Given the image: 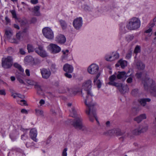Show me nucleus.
Here are the masks:
<instances>
[{
  "label": "nucleus",
  "mask_w": 156,
  "mask_h": 156,
  "mask_svg": "<svg viewBox=\"0 0 156 156\" xmlns=\"http://www.w3.org/2000/svg\"><path fill=\"white\" fill-rule=\"evenodd\" d=\"M61 25L63 29H65L67 27V24L66 22L63 20H61L60 21Z\"/></svg>",
  "instance_id": "obj_32"
},
{
  "label": "nucleus",
  "mask_w": 156,
  "mask_h": 156,
  "mask_svg": "<svg viewBox=\"0 0 156 156\" xmlns=\"http://www.w3.org/2000/svg\"><path fill=\"white\" fill-rule=\"evenodd\" d=\"M132 55V54L130 53H128L127 54L126 57V58L127 59H129L130 58Z\"/></svg>",
  "instance_id": "obj_50"
},
{
  "label": "nucleus",
  "mask_w": 156,
  "mask_h": 156,
  "mask_svg": "<svg viewBox=\"0 0 156 156\" xmlns=\"http://www.w3.org/2000/svg\"><path fill=\"white\" fill-rule=\"evenodd\" d=\"M27 49L29 52H32L34 51V49L32 46L30 44L27 45Z\"/></svg>",
  "instance_id": "obj_31"
},
{
  "label": "nucleus",
  "mask_w": 156,
  "mask_h": 156,
  "mask_svg": "<svg viewBox=\"0 0 156 156\" xmlns=\"http://www.w3.org/2000/svg\"><path fill=\"white\" fill-rule=\"evenodd\" d=\"M35 88L38 91H41L42 90V89L41 88L40 86L39 85L38 83H37L35 86Z\"/></svg>",
  "instance_id": "obj_39"
},
{
  "label": "nucleus",
  "mask_w": 156,
  "mask_h": 156,
  "mask_svg": "<svg viewBox=\"0 0 156 156\" xmlns=\"http://www.w3.org/2000/svg\"><path fill=\"white\" fill-rule=\"evenodd\" d=\"M5 20L7 23H9L10 22V19L7 16L5 17Z\"/></svg>",
  "instance_id": "obj_56"
},
{
  "label": "nucleus",
  "mask_w": 156,
  "mask_h": 156,
  "mask_svg": "<svg viewBox=\"0 0 156 156\" xmlns=\"http://www.w3.org/2000/svg\"><path fill=\"white\" fill-rule=\"evenodd\" d=\"M24 60L25 62L29 63L33 61L34 59L31 56H27L25 58Z\"/></svg>",
  "instance_id": "obj_28"
},
{
  "label": "nucleus",
  "mask_w": 156,
  "mask_h": 156,
  "mask_svg": "<svg viewBox=\"0 0 156 156\" xmlns=\"http://www.w3.org/2000/svg\"><path fill=\"white\" fill-rule=\"evenodd\" d=\"M22 33L20 32H19V33H18L16 34V37L17 38L19 39L20 40L21 37H22Z\"/></svg>",
  "instance_id": "obj_41"
},
{
  "label": "nucleus",
  "mask_w": 156,
  "mask_h": 156,
  "mask_svg": "<svg viewBox=\"0 0 156 156\" xmlns=\"http://www.w3.org/2000/svg\"><path fill=\"white\" fill-rule=\"evenodd\" d=\"M125 72H119L116 75L117 78L118 79H122L123 81H124L126 79V76H125Z\"/></svg>",
  "instance_id": "obj_22"
},
{
  "label": "nucleus",
  "mask_w": 156,
  "mask_h": 156,
  "mask_svg": "<svg viewBox=\"0 0 156 156\" xmlns=\"http://www.w3.org/2000/svg\"><path fill=\"white\" fill-rule=\"evenodd\" d=\"M27 136H25V134H24L22 135L21 136V138L22 140H26V139L27 138Z\"/></svg>",
  "instance_id": "obj_54"
},
{
  "label": "nucleus",
  "mask_w": 156,
  "mask_h": 156,
  "mask_svg": "<svg viewBox=\"0 0 156 156\" xmlns=\"http://www.w3.org/2000/svg\"><path fill=\"white\" fill-rule=\"evenodd\" d=\"M141 25L140 20L138 18L134 17L130 19L126 26L128 30H133L139 28Z\"/></svg>",
  "instance_id": "obj_4"
},
{
  "label": "nucleus",
  "mask_w": 156,
  "mask_h": 156,
  "mask_svg": "<svg viewBox=\"0 0 156 156\" xmlns=\"http://www.w3.org/2000/svg\"><path fill=\"white\" fill-rule=\"evenodd\" d=\"M14 27L15 28H16L17 29H20V27L18 26V25L16 24H14Z\"/></svg>",
  "instance_id": "obj_63"
},
{
  "label": "nucleus",
  "mask_w": 156,
  "mask_h": 156,
  "mask_svg": "<svg viewBox=\"0 0 156 156\" xmlns=\"http://www.w3.org/2000/svg\"><path fill=\"white\" fill-rule=\"evenodd\" d=\"M30 2L33 4H36L38 2V0H31Z\"/></svg>",
  "instance_id": "obj_52"
},
{
  "label": "nucleus",
  "mask_w": 156,
  "mask_h": 156,
  "mask_svg": "<svg viewBox=\"0 0 156 156\" xmlns=\"http://www.w3.org/2000/svg\"><path fill=\"white\" fill-rule=\"evenodd\" d=\"M21 112L23 113H25L26 114L27 113V111L25 109H23L21 110Z\"/></svg>",
  "instance_id": "obj_60"
},
{
  "label": "nucleus",
  "mask_w": 156,
  "mask_h": 156,
  "mask_svg": "<svg viewBox=\"0 0 156 156\" xmlns=\"http://www.w3.org/2000/svg\"><path fill=\"white\" fill-rule=\"evenodd\" d=\"M119 63L120 64L121 67L123 68L127 65V62L126 61H123L120 60L119 61Z\"/></svg>",
  "instance_id": "obj_29"
},
{
  "label": "nucleus",
  "mask_w": 156,
  "mask_h": 156,
  "mask_svg": "<svg viewBox=\"0 0 156 156\" xmlns=\"http://www.w3.org/2000/svg\"><path fill=\"white\" fill-rule=\"evenodd\" d=\"M13 64V59L12 57L8 56L2 60V66L5 69H9Z\"/></svg>",
  "instance_id": "obj_6"
},
{
  "label": "nucleus",
  "mask_w": 156,
  "mask_h": 156,
  "mask_svg": "<svg viewBox=\"0 0 156 156\" xmlns=\"http://www.w3.org/2000/svg\"><path fill=\"white\" fill-rule=\"evenodd\" d=\"M131 133L133 134L134 135H138L140 134L139 126L136 128L133 129L131 130Z\"/></svg>",
  "instance_id": "obj_26"
},
{
  "label": "nucleus",
  "mask_w": 156,
  "mask_h": 156,
  "mask_svg": "<svg viewBox=\"0 0 156 156\" xmlns=\"http://www.w3.org/2000/svg\"><path fill=\"white\" fill-rule=\"evenodd\" d=\"M12 14V17L15 19H17L16 14L15 10H12L10 11Z\"/></svg>",
  "instance_id": "obj_36"
},
{
  "label": "nucleus",
  "mask_w": 156,
  "mask_h": 156,
  "mask_svg": "<svg viewBox=\"0 0 156 156\" xmlns=\"http://www.w3.org/2000/svg\"><path fill=\"white\" fill-rule=\"evenodd\" d=\"M69 73L66 72L65 73L64 75L66 77L69 78H71L72 77V76L71 74H69Z\"/></svg>",
  "instance_id": "obj_46"
},
{
  "label": "nucleus",
  "mask_w": 156,
  "mask_h": 156,
  "mask_svg": "<svg viewBox=\"0 0 156 156\" xmlns=\"http://www.w3.org/2000/svg\"><path fill=\"white\" fill-rule=\"evenodd\" d=\"M63 69L65 71L70 73H72L73 71V66L68 64H66L64 65Z\"/></svg>",
  "instance_id": "obj_19"
},
{
  "label": "nucleus",
  "mask_w": 156,
  "mask_h": 156,
  "mask_svg": "<svg viewBox=\"0 0 156 156\" xmlns=\"http://www.w3.org/2000/svg\"><path fill=\"white\" fill-rule=\"evenodd\" d=\"M42 33L44 37L48 39H52L54 37L53 32L49 27L44 28L42 30Z\"/></svg>",
  "instance_id": "obj_7"
},
{
  "label": "nucleus",
  "mask_w": 156,
  "mask_h": 156,
  "mask_svg": "<svg viewBox=\"0 0 156 156\" xmlns=\"http://www.w3.org/2000/svg\"><path fill=\"white\" fill-rule=\"evenodd\" d=\"M142 75L141 72L137 73L136 74V76L138 78H140L141 77Z\"/></svg>",
  "instance_id": "obj_45"
},
{
  "label": "nucleus",
  "mask_w": 156,
  "mask_h": 156,
  "mask_svg": "<svg viewBox=\"0 0 156 156\" xmlns=\"http://www.w3.org/2000/svg\"><path fill=\"white\" fill-rule=\"evenodd\" d=\"M96 84L97 86V87L98 88H100L101 87V83L99 80H97L96 81Z\"/></svg>",
  "instance_id": "obj_38"
},
{
  "label": "nucleus",
  "mask_w": 156,
  "mask_h": 156,
  "mask_svg": "<svg viewBox=\"0 0 156 156\" xmlns=\"http://www.w3.org/2000/svg\"><path fill=\"white\" fill-rule=\"evenodd\" d=\"M47 48L53 53H57L61 50L60 48L56 44H50Z\"/></svg>",
  "instance_id": "obj_8"
},
{
  "label": "nucleus",
  "mask_w": 156,
  "mask_h": 156,
  "mask_svg": "<svg viewBox=\"0 0 156 156\" xmlns=\"http://www.w3.org/2000/svg\"><path fill=\"white\" fill-rule=\"evenodd\" d=\"M100 73H98L97 76H96V78H95V79L94 80V83H95L96 82V81H97V80H97V79L100 76Z\"/></svg>",
  "instance_id": "obj_59"
},
{
  "label": "nucleus",
  "mask_w": 156,
  "mask_h": 156,
  "mask_svg": "<svg viewBox=\"0 0 156 156\" xmlns=\"http://www.w3.org/2000/svg\"><path fill=\"white\" fill-rule=\"evenodd\" d=\"M140 47L139 46L137 45L135 48L134 52L136 54H137L139 53L140 52Z\"/></svg>",
  "instance_id": "obj_35"
},
{
  "label": "nucleus",
  "mask_w": 156,
  "mask_h": 156,
  "mask_svg": "<svg viewBox=\"0 0 156 156\" xmlns=\"http://www.w3.org/2000/svg\"><path fill=\"white\" fill-rule=\"evenodd\" d=\"M6 94L5 90H0V95H5Z\"/></svg>",
  "instance_id": "obj_47"
},
{
  "label": "nucleus",
  "mask_w": 156,
  "mask_h": 156,
  "mask_svg": "<svg viewBox=\"0 0 156 156\" xmlns=\"http://www.w3.org/2000/svg\"><path fill=\"white\" fill-rule=\"evenodd\" d=\"M20 102L22 103H20L21 105H27V102L25 100H21Z\"/></svg>",
  "instance_id": "obj_40"
},
{
  "label": "nucleus",
  "mask_w": 156,
  "mask_h": 156,
  "mask_svg": "<svg viewBox=\"0 0 156 156\" xmlns=\"http://www.w3.org/2000/svg\"><path fill=\"white\" fill-rule=\"evenodd\" d=\"M67 148H65V149H64L62 153V156H67Z\"/></svg>",
  "instance_id": "obj_42"
},
{
  "label": "nucleus",
  "mask_w": 156,
  "mask_h": 156,
  "mask_svg": "<svg viewBox=\"0 0 156 156\" xmlns=\"http://www.w3.org/2000/svg\"><path fill=\"white\" fill-rule=\"evenodd\" d=\"M37 135V131L35 129L33 128L30 130V136L31 138L35 142H37V139L36 137Z\"/></svg>",
  "instance_id": "obj_15"
},
{
  "label": "nucleus",
  "mask_w": 156,
  "mask_h": 156,
  "mask_svg": "<svg viewBox=\"0 0 156 156\" xmlns=\"http://www.w3.org/2000/svg\"><path fill=\"white\" fill-rule=\"evenodd\" d=\"M12 96L14 98H15L17 97V95H16V93H14L12 92Z\"/></svg>",
  "instance_id": "obj_57"
},
{
  "label": "nucleus",
  "mask_w": 156,
  "mask_h": 156,
  "mask_svg": "<svg viewBox=\"0 0 156 156\" xmlns=\"http://www.w3.org/2000/svg\"><path fill=\"white\" fill-rule=\"evenodd\" d=\"M26 82L28 84H30V85H34V86L37 83L33 80H27Z\"/></svg>",
  "instance_id": "obj_34"
},
{
  "label": "nucleus",
  "mask_w": 156,
  "mask_h": 156,
  "mask_svg": "<svg viewBox=\"0 0 156 156\" xmlns=\"http://www.w3.org/2000/svg\"><path fill=\"white\" fill-rule=\"evenodd\" d=\"M133 81V79L132 78L130 77H129L127 79V80L126 82L128 83H131Z\"/></svg>",
  "instance_id": "obj_48"
},
{
  "label": "nucleus",
  "mask_w": 156,
  "mask_h": 156,
  "mask_svg": "<svg viewBox=\"0 0 156 156\" xmlns=\"http://www.w3.org/2000/svg\"><path fill=\"white\" fill-rule=\"evenodd\" d=\"M56 41L58 43L62 44L66 41V38L65 36L62 34L58 35L56 38Z\"/></svg>",
  "instance_id": "obj_16"
},
{
  "label": "nucleus",
  "mask_w": 156,
  "mask_h": 156,
  "mask_svg": "<svg viewBox=\"0 0 156 156\" xmlns=\"http://www.w3.org/2000/svg\"><path fill=\"white\" fill-rule=\"evenodd\" d=\"M20 52L21 54L22 55H24L26 53L24 50L22 48L20 49Z\"/></svg>",
  "instance_id": "obj_49"
},
{
  "label": "nucleus",
  "mask_w": 156,
  "mask_h": 156,
  "mask_svg": "<svg viewBox=\"0 0 156 156\" xmlns=\"http://www.w3.org/2000/svg\"><path fill=\"white\" fill-rule=\"evenodd\" d=\"M137 68L139 70H143L145 67V65L140 61H138L136 63Z\"/></svg>",
  "instance_id": "obj_24"
},
{
  "label": "nucleus",
  "mask_w": 156,
  "mask_h": 156,
  "mask_svg": "<svg viewBox=\"0 0 156 156\" xmlns=\"http://www.w3.org/2000/svg\"><path fill=\"white\" fill-rule=\"evenodd\" d=\"M39 103L41 105H42L44 104L45 101L43 99H41Z\"/></svg>",
  "instance_id": "obj_62"
},
{
  "label": "nucleus",
  "mask_w": 156,
  "mask_h": 156,
  "mask_svg": "<svg viewBox=\"0 0 156 156\" xmlns=\"http://www.w3.org/2000/svg\"><path fill=\"white\" fill-rule=\"evenodd\" d=\"M13 66L20 71V72H16V78L17 80L20 83L25 84V83L23 80L24 77L25 76L23 69L20 65L16 63H14Z\"/></svg>",
  "instance_id": "obj_5"
},
{
  "label": "nucleus",
  "mask_w": 156,
  "mask_h": 156,
  "mask_svg": "<svg viewBox=\"0 0 156 156\" xmlns=\"http://www.w3.org/2000/svg\"><path fill=\"white\" fill-rule=\"evenodd\" d=\"M83 9L85 11H89L90 10V7L88 5H84L83 6Z\"/></svg>",
  "instance_id": "obj_43"
},
{
  "label": "nucleus",
  "mask_w": 156,
  "mask_h": 156,
  "mask_svg": "<svg viewBox=\"0 0 156 156\" xmlns=\"http://www.w3.org/2000/svg\"><path fill=\"white\" fill-rule=\"evenodd\" d=\"M40 7L38 6H36L34 7V10L35 11L37 12L40 9Z\"/></svg>",
  "instance_id": "obj_51"
},
{
  "label": "nucleus",
  "mask_w": 156,
  "mask_h": 156,
  "mask_svg": "<svg viewBox=\"0 0 156 156\" xmlns=\"http://www.w3.org/2000/svg\"><path fill=\"white\" fill-rule=\"evenodd\" d=\"M119 55L118 53H115L113 56L107 55L105 56V59L107 61H112L119 58Z\"/></svg>",
  "instance_id": "obj_18"
},
{
  "label": "nucleus",
  "mask_w": 156,
  "mask_h": 156,
  "mask_svg": "<svg viewBox=\"0 0 156 156\" xmlns=\"http://www.w3.org/2000/svg\"><path fill=\"white\" fill-rule=\"evenodd\" d=\"M16 95H17V97L21 98V99H23L25 98V96L24 95H22L20 94L16 93Z\"/></svg>",
  "instance_id": "obj_44"
},
{
  "label": "nucleus",
  "mask_w": 156,
  "mask_h": 156,
  "mask_svg": "<svg viewBox=\"0 0 156 156\" xmlns=\"http://www.w3.org/2000/svg\"><path fill=\"white\" fill-rule=\"evenodd\" d=\"M41 73L42 77L45 79H47L50 76L51 74L50 71L49 69L44 68L41 69Z\"/></svg>",
  "instance_id": "obj_12"
},
{
  "label": "nucleus",
  "mask_w": 156,
  "mask_h": 156,
  "mask_svg": "<svg viewBox=\"0 0 156 156\" xmlns=\"http://www.w3.org/2000/svg\"><path fill=\"white\" fill-rule=\"evenodd\" d=\"M140 109L138 107H133L131 109V112L134 114L136 115L138 113Z\"/></svg>",
  "instance_id": "obj_27"
},
{
  "label": "nucleus",
  "mask_w": 156,
  "mask_h": 156,
  "mask_svg": "<svg viewBox=\"0 0 156 156\" xmlns=\"http://www.w3.org/2000/svg\"><path fill=\"white\" fill-rule=\"evenodd\" d=\"M35 52L41 56L43 57H45L47 56V53L43 49V47L39 46L37 48L35 49Z\"/></svg>",
  "instance_id": "obj_11"
},
{
  "label": "nucleus",
  "mask_w": 156,
  "mask_h": 156,
  "mask_svg": "<svg viewBox=\"0 0 156 156\" xmlns=\"http://www.w3.org/2000/svg\"><path fill=\"white\" fill-rule=\"evenodd\" d=\"M109 133L117 136H121L123 134V133L121 132L119 129H114L109 131Z\"/></svg>",
  "instance_id": "obj_20"
},
{
  "label": "nucleus",
  "mask_w": 156,
  "mask_h": 156,
  "mask_svg": "<svg viewBox=\"0 0 156 156\" xmlns=\"http://www.w3.org/2000/svg\"><path fill=\"white\" fill-rule=\"evenodd\" d=\"M144 89L150 92L151 95L156 97V84L151 79L147 77L142 81Z\"/></svg>",
  "instance_id": "obj_3"
},
{
  "label": "nucleus",
  "mask_w": 156,
  "mask_h": 156,
  "mask_svg": "<svg viewBox=\"0 0 156 156\" xmlns=\"http://www.w3.org/2000/svg\"><path fill=\"white\" fill-rule=\"evenodd\" d=\"M25 72L27 76H30V72L29 70L26 69L25 71Z\"/></svg>",
  "instance_id": "obj_58"
},
{
  "label": "nucleus",
  "mask_w": 156,
  "mask_h": 156,
  "mask_svg": "<svg viewBox=\"0 0 156 156\" xmlns=\"http://www.w3.org/2000/svg\"><path fill=\"white\" fill-rule=\"evenodd\" d=\"M151 99L149 98L141 99L138 100L140 105L143 107H145V108L149 109L150 108V106L147 105V102H149L151 101Z\"/></svg>",
  "instance_id": "obj_13"
},
{
  "label": "nucleus",
  "mask_w": 156,
  "mask_h": 156,
  "mask_svg": "<svg viewBox=\"0 0 156 156\" xmlns=\"http://www.w3.org/2000/svg\"><path fill=\"white\" fill-rule=\"evenodd\" d=\"M5 34L7 37L10 38L12 36V33L11 31L6 30L5 31Z\"/></svg>",
  "instance_id": "obj_30"
},
{
  "label": "nucleus",
  "mask_w": 156,
  "mask_h": 156,
  "mask_svg": "<svg viewBox=\"0 0 156 156\" xmlns=\"http://www.w3.org/2000/svg\"><path fill=\"white\" fill-rule=\"evenodd\" d=\"M70 111L71 113L70 116L75 119L71 123V125L76 129L81 130L85 133H87L89 129L83 124V119L80 115H77L75 108L73 107Z\"/></svg>",
  "instance_id": "obj_2"
},
{
  "label": "nucleus",
  "mask_w": 156,
  "mask_h": 156,
  "mask_svg": "<svg viewBox=\"0 0 156 156\" xmlns=\"http://www.w3.org/2000/svg\"><path fill=\"white\" fill-rule=\"evenodd\" d=\"M127 37L128 38L129 40L131 41L133 39V37L132 35H129Z\"/></svg>",
  "instance_id": "obj_61"
},
{
  "label": "nucleus",
  "mask_w": 156,
  "mask_h": 156,
  "mask_svg": "<svg viewBox=\"0 0 156 156\" xmlns=\"http://www.w3.org/2000/svg\"><path fill=\"white\" fill-rule=\"evenodd\" d=\"M36 113L38 115L43 116V112L41 110H36Z\"/></svg>",
  "instance_id": "obj_33"
},
{
  "label": "nucleus",
  "mask_w": 156,
  "mask_h": 156,
  "mask_svg": "<svg viewBox=\"0 0 156 156\" xmlns=\"http://www.w3.org/2000/svg\"><path fill=\"white\" fill-rule=\"evenodd\" d=\"M147 118L146 115L145 114H141L134 118V120L136 121L138 123L140 122L143 120L146 119Z\"/></svg>",
  "instance_id": "obj_21"
},
{
  "label": "nucleus",
  "mask_w": 156,
  "mask_h": 156,
  "mask_svg": "<svg viewBox=\"0 0 156 156\" xmlns=\"http://www.w3.org/2000/svg\"><path fill=\"white\" fill-rule=\"evenodd\" d=\"M125 76L126 77V79L129 76L131 75V74L130 73V72L129 71L127 73L125 72Z\"/></svg>",
  "instance_id": "obj_55"
},
{
  "label": "nucleus",
  "mask_w": 156,
  "mask_h": 156,
  "mask_svg": "<svg viewBox=\"0 0 156 156\" xmlns=\"http://www.w3.org/2000/svg\"><path fill=\"white\" fill-rule=\"evenodd\" d=\"M91 84V81L90 80L84 83L83 84L81 92L83 97H84V94L87 95L85 101V104L87 106L86 113L88 115L90 121L93 122L95 119L98 122L96 112V109L95 108L97 104L93 102L92 100V97L93 96V95L90 91Z\"/></svg>",
  "instance_id": "obj_1"
},
{
  "label": "nucleus",
  "mask_w": 156,
  "mask_h": 156,
  "mask_svg": "<svg viewBox=\"0 0 156 156\" xmlns=\"http://www.w3.org/2000/svg\"><path fill=\"white\" fill-rule=\"evenodd\" d=\"M131 93L133 95H136L138 93V89H135L133 90L131 92Z\"/></svg>",
  "instance_id": "obj_37"
},
{
  "label": "nucleus",
  "mask_w": 156,
  "mask_h": 156,
  "mask_svg": "<svg viewBox=\"0 0 156 156\" xmlns=\"http://www.w3.org/2000/svg\"><path fill=\"white\" fill-rule=\"evenodd\" d=\"M152 31V29L151 28H150L146 30L145 31V33H151V32Z\"/></svg>",
  "instance_id": "obj_53"
},
{
  "label": "nucleus",
  "mask_w": 156,
  "mask_h": 156,
  "mask_svg": "<svg viewBox=\"0 0 156 156\" xmlns=\"http://www.w3.org/2000/svg\"><path fill=\"white\" fill-rule=\"evenodd\" d=\"M10 79L12 81H13L15 80L16 78L14 76H12L10 77Z\"/></svg>",
  "instance_id": "obj_64"
},
{
  "label": "nucleus",
  "mask_w": 156,
  "mask_h": 156,
  "mask_svg": "<svg viewBox=\"0 0 156 156\" xmlns=\"http://www.w3.org/2000/svg\"><path fill=\"white\" fill-rule=\"evenodd\" d=\"M116 75H113L109 77V79L110 81L108 83V84L109 85L115 86V87L118 85L119 83L114 82V81L116 79Z\"/></svg>",
  "instance_id": "obj_17"
},
{
  "label": "nucleus",
  "mask_w": 156,
  "mask_h": 156,
  "mask_svg": "<svg viewBox=\"0 0 156 156\" xmlns=\"http://www.w3.org/2000/svg\"><path fill=\"white\" fill-rule=\"evenodd\" d=\"M82 24V19L79 17L74 20L73 25L74 27L77 30H78L81 27Z\"/></svg>",
  "instance_id": "obj_10"
},
{
  "label": "nucleus",
  "mask_w": 156,
  "mask_h": 156,
  "mask_svg": "<svg viewBox=\"0 0 156 156\" xmlns=\"http://www.w3.org/2000/svg\"><path fill=\"white\" fill-rule=\"evenodd\" d=\"M99 69V67L98 65L93 64L88 68L87 70L90 74H94L98 73Z\"/></svg>",
  "instance_id": "obj_9"
},
{
  "label": "nucleus",
  "mask_w": 156,
  "mask_h": 156,
  "mask_svg": "<svg viewBox=\"0 0 156 156\" xmlns=\"http://www.w3.org/2000/svg\"><path fill=\"white\" fill-rule=\"evenodd\" d=\"M67 89L68 90L70 93L73 94H75L78 93L80 91V89L79 88H72L69 89L67 88Z\"/></svg>",
  "instance_id": "obj_25"
},
{
  "label": "nucleus",
  "mask_w": 156,
  "mask_h": 156,
  "mask_svg": "<svg viewBox=\"0 0 156 156\" xmlns=\"http://www.w3.org/2000/svg\"><path fill=\"white\" fill-rule=\"evenodd\" d=\"M140 134L146 132L148 129V126L145 125V126H138Z\"/></svg>",
  "instance_id": "obj_23"
},
{
  "label": "nucleus",
  "mask_w": 156,
  "mask_h": 156,
  "mask_svg": "<svg viewBox=\"0 0 156 156\" xmlns=\"http://www.w3.org/2000/svg\"><path fill=\"white\" fill-rule=\"evenodd\" d=\"M121 93L124 94L127 91L128 87L127 86H123L121 83H119L116 86Z\"/></svg>",
  "instance_id": "obj_14"
}]
</instances>
